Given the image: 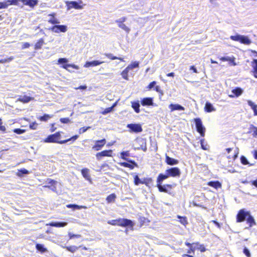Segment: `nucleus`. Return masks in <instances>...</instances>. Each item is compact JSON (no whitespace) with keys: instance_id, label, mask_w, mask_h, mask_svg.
Returning <instances> with one entry per match:
<instances>
[{"instance_id":"nucleus-44","label":"nucleus","mask_w":257,"mask_h":257,"mask_svg":"<svg viewBox=\"0 0 257 257\" xmlns=\"http://www.w3.org/2000/svg\"><path fill=\"white\" fill-rule=\"evenodd\" d=\"M19 2H22V0H6L5 2L8 4V6L11 5H17Z\"/></svg>"},{"instance_id":"nucleus-7","label":"nucleus","mask_w":257,"mask_h":257,"mask_svg":"<svg viewBox=\"0 0 257 257\" xmlns=\"http://www.w3.org/2000/svg\"><path fill=\"white\" fill-rule=\"evenodd\" d=\"M166 171L169 177H179L181 175L180 169L178 167H172L167 169Z\"/></svg>"},{"instance_id":"nucleus-32","label":"nucleus","mask_w":257,"mask_h":257,"mask_svg":"<svg viewBox=\"0 0 257 257\" xmlns=\"http://www.w3.org/2000/svg\"><path fill=\"white\" fill-rule=\"evenodd\" d=\"M44 44V41L43 39L41 38L38 40V41L35 45V49L37 50L41 49L42 46Z\"/></svg>"},{"instance_id":"nucleus-27","label":"nucleus","mask_w":257,"mask_h":257,"mask_svg":"<svg viewBox=\"0 0 257 257\" xmlns=\"http://www.w3.org/2000/svg\"><path fill=\"white\" fill-rule=\"evenodd\" d=\"M132 107L136 113H139L140 112V104L139 101L132 102Z\"/></svg>"},{"instance_id":"nucleus-26","label":"nucleus","mask_w":257,"mask_h":257,"mask_svg":"<svg viewBox=\"0 0 257 257\" xmlns=\"http://www.w3.org/2000/svg\"><path fill=\"white\" fill-rule=\"evenodd\" d=\"M204 109L207 112H211L212 111H215V109L213 107V105L209 102H207L205 103Z\"/></svg>"},{"instance_id":"nucleus-4","label":"nucleus","mask_w":257,"mask_h":257,"mask_svg":"<svg viewBox=\"0 0 257 257\" xmlns=\"http://www.w3.org/2000/svg\"><path fill=\"white\" fill-rule=\"evenodd\" d=\"M196 131L199 133L201 137L205 136V128L202 124L201 119L200 118H196L194 119Z\"/></svg>"},{"instance_id":"nucleus-12","label":"nucleus","mask_w":257,"mask_h":257,"mask_svg":"<svg viewBox=\"0 0 257 257\" xmlns=\"http://www.w3.org/2000/svg\"><path fill=\"white\" fill-rule=\"evenodd\" d=\"M46 182L48 184H50V185H47L44 186V187L48 188L51 189L54 192L57 193V187L56 186V184L57 183V181L51 179H47Z\"/></svg>"},{"instance_id":"nucleus-31","label":"nucleus","mask_w":257,"mask_h":257,"mask_svg":"<svg viewBox=\"0 0 257 257\" xmlns=\"http://www.w3.org/2000/svg\"><path fill=\"white\" fill-rule=\"evenodd\" d=\"M36 249L42 253L47 251V249L44 247V245L42 244L37 243L36 245Z\"/></svg>"},{"instance_id":"nucleus-36","label":"nucleus","mask_w":257,"mask_h":257,"mask_svg":"<svg viewBox=\"0 0 257 257\" xmlns=\"http://www.w3.org/2000/svg\"><path fill=\"white\" fill-rule=\"evenodd\" d=\"M252 133V135L254 137L257 136V127L254 126L253 124H251L249 127V132Z\"/></svg>"},{"instance_id":"nucleus-13","label":"nucleus","mask_w":257,"mask_h":257,"mask_svg":"<svg viewBox=\"0 0 257 257\" xmlns=\"http://www.w3.org/2000/svg\"><path fill=\"white\" fill-rule=\"evenodd\" d=\"M119 165L121 166L129 168L131 169H133L135 167L138 166L137 164L133 160H128L126 162H120Z\"/></svg>"},{"instance_id":"nucleus-20","label":"nucleus","mask_w":257,"mask_h":257,"mask_svg":"<svg viewBox=\"0 0 257 257\" xmlns=\"http://www.w3.org/2000/svg\"><path fill=\"white\" fill-rule=\"evenodd\" d=\"M21 2H22L24 5L28 6L33 8L38 5V0H22Z\"/></svg>"},{"instance_id":"nucleus-46","label":"nucleus","mask_w":257,"mask_h":257,"mask_svg":"<svg viewBox=\"0 0 257 257\" xmlns=\"http://www.w3.org/2000/svg\"><path fill=\"white\" fill-rule=\"evenodd\" d=\"M134 183L136 185H139L140 184H142L143 181L141 180L138 175H136L134 177Z\"/></svg>"},{"instance_id":"nucleus-16","label":"nucleus","mask_w":257,"mask_h":257,"mask_svg":"<svg viewBox=\"0 0 257 257\" xmlns=\"http://www.w3.org/2000/svg\"><path fill=\"white\" fill-rule=\"evenodd\" d=\"M141 103L143 106H154L153 98H144L141 100Z\"/></svg>"},{"instance_id":"nucleus-30","label":"nucleus","mask_w":257,"mask_h":257,"mask_svg":"<svg viewBox=\"0 0 257 257\" xmlns=\"http://www.w3.org/2000/svg\"><path fill=\"white\" fill-rule=\"evenodd\" d=\"M247 103L253 111L254 115H257V105L255 104L252 101L247 100Z\"/></svg>"},{"instance_id":"nucleus-33","label":"nucleus","mask_w":257,"mask_h":257,"mask_svg":"<svg viewBox=\"0 0 257 257\" xmlns=\"http://www.w3.org/2000/svg\"><path fill=\"white\" fill-rule=\"evenodd\" d=\"M252 67L253 68V72L254 73V76L257 78V59H253L252 62Z\"/></svg>"},{"instance_id":"nucleus-25","label":"nucleus","mask_w":257,"mask_h":257,"mask_svg":"<svg viewBox=\"0 0 257 257\" xmlns=\"http://www.w3.org/2000/svg\"><path fill=\"white\" fill-rule=\"evenodd\" d=\"M30 174V172L25 168L18 170L16 175L19 177H23L24 175Z\"/></svg>"},{"instance_id":"nucleus-23","label":"nucleus","mask_w":257,"mask_h":257,"mask_svg":"<svg viewBox=\"0 0 257 257\" xmlns=\"http://www.w3.org/2000/svg\"><path fill=\"white\" fill-rule=\"evenodd\" d=\"M67 222H51L49 225L52 227H62L66 226Z\"/></svg>"},{"instance_id":"nucleus-55","label":"nucleus","mask_w":257,"mask_h":257,"mask_svg":"<svg viewBox=\"0 0 257 257\" xmlns=\"http://www.w3.org/2000/svg\"><path fill=\"white\" fill-rule=\"evenodd\" d=\"M118 219L109 220L107 221V223L112 225H118Z\"/></svg>"},{"instance_id":"nucleus-59","label":"nucleus","mask_w":257,"mask_h":257,"mask_svg":"<svg viewBox=\"0 0 257 257\" xmlns=\"http://www.w3.org/2000/svg\"><path fill=\"white\" fill-rule=\"evenodd\" d=\"M68 235H69V239H72L74 237H76V238H79L81 237V235H79V234H73L71 232H69L68 233Z\"/></svg>"},{"instance_id":"nucleus-29","label":"nucleus","mask_w":257,"mask_h":257,"mask_svg":"<svg viewBox=\"0 0 257 257\" xmlns=\"http://www.w3.org/2000/svg\"><path fill=\"white\" fill-rule=\"evenodd\" d=\"M239 42L245 45H249L251 44V41L247 36L241 35Z\"/></svg>"},{"instance_id":"nucleus-53","label":"nucleus","mask_w":257,"mask_h":257,"mask_svg":"<svg viewBox=\"0 0 257 257\" xmlns=\"http://www.w3.org/2000/svg\"><path fill=\"white\" fill-rule=\"evenodd\" d=\"M241 35H236L235 36H231L230 39L232 40L235 41H238L239 42V40L241 38Z\"/></svg>"},{"instance_id":"nucleus-42","label":"nucleus","mask_w":257,"mask_h":257,"mask_svg":"<svg viewBox=\"0 0 257 257\" xmlns=\"http://www.w3.org/2000/svg\"><path fill=\"white\" fill-rule=\"evenodd\" d=\"M116 198V195L115 194H111L108 195L106 198V201L108 203H110L113 202L115 200Z\"/></svg>"},{"instance_id":"nucleus-15","label":"nucleus","mask_w":257,"mask_h":257,"mask_svg":"<svg viewBox=\"0 0 257 257\" xmlns=\"http://www.w3.org/2000/svg\"><path fill=\"white\" fill-rule=\"evenodd\" d=\"M105 143L106 140L104 139L97 141L95 142V144L93 146L92 149L95 151H99L105 145Z\"/></svg>"},{"instance_id":"nucleus-5","label":"nucleus","mask_w":257,"mask_h":257,"mask_svg":"<svg viewBox=\"0 0 257 257\" xmlns=\"http://www.w3.org/2000/svg\"><path fill=\"white\" fill-rule=\"evenodd\" d=\"M68 60L67 59L65 58H61L58 60V63L60 64H62V67L68 71L71 72V71L69 69L70 67L75 68L76 69H78V67L74 64H67Z\"/></svg>"},{"instance_id":"nucleus-51","label":"nucleus","mask_w":257,"mask_h":257,"mask_svg":"<svg viewBox=\"0 0 257 257\" xmlns=\"http://www.w3.org/2000/svg\"><path fill=\"white\" fill-rule=\"evenodd\" d=\"M152 183V179L151 178H146L143 180V184H145L147 186H149L150 184Z\"/></svg>"},{"instance_id":"nucleus-57","label":"nucleus","mask_w":257,"mask_h":257,"mask_svg":"<svg viewBox=\"0 0 257 257\" xmlns=\"http://www.w3.org/2000/svg\"><path fill=\"white\" fill-rule=\"evenodd\" d=\"M14 132L17 134H22L25 132V130L21 129V128H15L14 130Z\"/></svg>"},{"instance_id":"nucleus-2","label":"nucleus","mask_w":257,"mask_h":257,"mask_svg":"<svg viewBox=\"0 0 257 257\" xmlns=\"http://www.w3.org/2000/svg\"><path fill=\"white\" fill-rule=\"evenodd\" d=\"M60 137L61 135L60 132L56 133L54 134L48 136L47 138L45 139L44 142L47 143H56L60 144H63L68 142L70 141H75L78 138V135H75L67 140L59 141L58 140L60 138Z\"/></svg>"},{"instance_id":"nucleus-28","label":"nucleus","mask_w":257,"mask_h":257,"mask_svg":"<svg viewBox=\"0 0 257 257\" xmlns=\"http://www.w3.org/2000/svg\"><path fill=\"white\" fill-rule=\"evenodd\" d=\"M157 187L158 188L159 191L168 193V190L167 189V188L168 187L171 188V185H162V184H160V185L157 184Z\"/></svg>"},{"instance_id":"nucleus-61","label":"nucleus","mask_w":257,"mask_h":257,"mask_svg":"<svg viewBox=\"0 0 257 257\" xmlns=\"http://www.w3.org/2000/svg\"><path fill=\"white\" fill-rule=\"evenodd\" d=\"M8 7V4L5 2H0V9H6Z\"/></svg>"},{"instance_id":"nucleus-52","label":"nucleus","mask_w":257,"mask_h":257,"mask_svg":"<svg viewBox=\"0 0 257 257\" xmlns=\"http://www.w3.org/2000/svg\"><path fill=\"white\" fill-rule=\"evenodd\" d=\"M240 162L243 165H244L249 164V162H248L247 159H246V158L245 157H244L243 156H242L240 157Z\"/></svg>"},{"instance_id":"nucleus-38","label":"nucleus","mask_w":257,"mask_h":257,"mask_svg":"<svg viewBox=\"0 0 257 257\" xmlns=\"http://www.w3.org/2000/svg\"><path fill=\"white\" fill-rule=\"evenodd\" d=\"M139 67V62L138 61H135L132 63L131 64L127 66V69L130 70L134 68H138Z\"/></svg>"},{"instance_id":"nucleus-41","label":"nucleus","mask_w":257,"mask_h":257,"mask_svg":"<svg viewBox=\"0 0 257 257\" xmlns=\"http://www.w3.org/2000/svg\"><path fill=\"white\" fill-rule=\"evenodd\" d=\"M53 115H51L48 114H45L44 115L40 116L39 119L42 121H46L49 118L52 117Z\"/></svg>"},{"instance_id":"nucleus-1","label":"nucleus","mask_w":257,"mask_h":257,"mask_svg":"<svg viewBox=\"0 0 257 257\" xmlns=\"http://www.w3.org/2000/svg\"><path fill=\"white\" fill-rule=\"evenodd\" d=\"M246 220L247 223L249 224V227H252L255 224V220L250 212L245 210L244 209H240L236 215V222H242Z\"/></svg>"},{"instance_id":"nucleus-3","label":"nucleus","mask_w":257,"mask_h":257,"mask_svg":"<svg viewBox=\"0 0 257 257\" xmlns=\"http://www.w3.org/2000/svg\"><path fill=\"white\" fill-rule=\"evenodd\" d=\"M65 4L67 11H69L72 8L77 10L83 9V6L81 5L82 4V1L81 0H79L78 1H66Z\"/></svg>"},{"instance_id":"nucleus-62","label":"nucleus","mask_w":257,"mask_h":257,"mask_svg":"<svg viewBox=\"0 0 257 257\" xmlns=\"http://www.w3.org/2000/svg\"><path fill=\"white\" fill-rule=\"evenodd\" d=\"M38 126V123L36 122H32L30 124V128L32 130H36Z\"/></svg>"},{"instance_id":"nucleus-49","label":"nucleus","mask_w":257,"mask_h":257,"mask_svg":"<svg viewBox=\"0 0 257 257\" xmlns=\"http://www.w3.org/2000/svg\"><path fill=\"white\" fill-rule=\"evenodd\" d=\"M48 22L52 24H58L60 23L59 20L55 17L51 18L48 20Z\"/></svg>"},{"instance_id":"nucleus-14","label":"nucleus","mask_w":257,"mask_h":257,"mask_svg":"<svg viewBox=\"0 0 257 257\" xmlns=\"http://www.w3.org/2000/svg\"><path fill=\"white\" fill-rule=\"evenodd\" d=\"M112 150H105L101 152L98 153L96 155L97 160H100L102 157H110L111 156Z\"/></svg>"},{"instance_id":"nucleus-45","label":"nucleus","mask_w":257,"mask_h":257,"mask_svg":"<svg viewBox=\"0 0 257 257\" xmlns=\"http://www.w3.org/2000/svg\"><path fill=\"white\" fill-rule=\"evenodd\" d=\"M14 57L13 56H11L7 59H0V63H9L14 60Z\"/></svg>"},{"instance_id":"nucleus-54","label":"nucleus","mask_w":257,"mask_h":257,"mask_svg":"<svg viewBox=\"0 0 257 257\" xmlns=\"http://www.w3.org/2000/svg\"><path fill=\"white\" fill-rule=\"evenodd\" d=\"M77 248H78L77 247H76L75 246H70L66 247L67 250H68V251H69L71 252H74L75 251H76Z\"/></svg>"},{"instance_id":"nucleus-47","label":"nucleus","mask_w":257,"mask_h":257,"mask_svg":"<svg viewBox=\"0 0 257 257\" xmlns=\"http://www.w3.org/2000/svg\"><path fill=\"white\" fill-rule=\"evenodd\" d=\"M178 218L180 219V222L181 224L183 225H186L187 224V220L186 219V218L185 217H182L181 216L178 215Z\"/></svg>"},{"instance_id":"nucleus-58","label":"nucleus","mask_w":257,"mask_h":257,"mask_svg":"<svg viewBox=\"0 0 257 257\" xmlns=\"http://www.w3.org/2000/svg\"><path fill=\"white\" fill-rule=\"evenodd\" d=\"M90 128V126L82 127L79 129V134H81L84 133Z\"/></svg>"},{"instance_id":"nucleus-37","label":"nucleus","mask_w":257,"mask_h":257,"mask_svg":"<svg viewBox=\"0 0 257 257\" xmlns=\"http://www.w3.org/2000/svg\"><path fill=\"white\" fill-rule=\"evenodd\" d=\"M32 99V98L28 96H23L19 98V100L24 103H27Z\"/></svg>"},{"instance_id":"nucleus-19","label":"nucleus","mask_w":257,"mask_h":257,"mask_svg":"<svg viewBox=\"0 0 257 257\" xmlns=\"http://www.w3.org/2000/svg\"><path fill=\"white\" fill-rule=\"evenodd\" d=\"M103 61H100L98 60H94L92 61H87L84 65V67L88 68L90 67H93L99 65L103 63Z\"/></svg>"},{"instance_id":"nucleus-8","label":"nucleus","mask_w":257,"mask_h":257,"mask_svg":"<svg viewBox=\"0 0 257 257\" xmlns=\"http://www.w3.org/2000/svg\"><path fill=\"white\" fill-rule=\"evenodd\" d=\"M49 30L56 33H65L67 31L68 28L67 26L64 25H55L50 28Z\"/></svg>"},{"instance_id":"nucleus-24","label":"nucleus","mask_w":257,"mask_h":257,"mask_svg":"<svg viewBox=\"0 0 257 257\" xmlns=\"http://www.w3.org/2000/svg\"><path fill=\"white\" fill-rule=\"evenodd\" d=\"M89 170L87 168H84L81 170V174L83 177L87 180L90 181L91 178L89 174Z\"/></svg>"},{"instance_id":"nucleus-56","label":"nucleus","mask_w":257,"mask_h":257,"mask_svg":"<svg viewBox=\"0 0 257 257\" xmlns=\"http://www.w3.org/2000/svg\"><path fill=\"white\" fill-rule=\"evenodd\" d=\"M126 18L125 17H121L115 21V22L117 24L123 23L126 20Z\"/></svg>"},{"instance_id":"nucleus-18","label":"nucleus","mask_w":257,"mask_h":257,"mask_svg":"<svg viewBox=\"0 0 257 257\" xmlns=\"http://www.w3.org/2000/svg\"><path fill=\"white\" fill-rule=\"evenodd\" d=\"M169 108L171 110V112L175 110L182 111L185 110V108L179 104H171L169 105Z\"/></svg>"},{"instance_id":"nucleus-43","label":"nucleus","mask_w":257,"mask_h":257,"mask_svg":"<svg viewBox=\"0 0 257 257\" xmlns=\"http://www.w3.org/2000/svg\"><path fill=\"white\" fill-rule=\"evenodd\" d=\"M201 147L203 150H207L209 149V146L207 143H205L204 140L202 139L200 140Z\"/></svg>"},{"instance_id":"nucleus-22","label":"nucleus","mask_w":257,"mask_h":257,"mask_svg":"<svg viewBox=\"0 0 257 257\" xmlns=\"http://www.w3.org/2000/svg\"><path fill=\"white\" fill-rule=\"evenodd\" d=\"M169 177L166 171H165V174H160L157 178V182L158 185H160L162 184L163 180L168 178Z\"/></svg>"},{"instance_id":"nucleus-17","label":"nucleus","mask_w":257,"mask_h":257,"mask_svg":"<svg viewBox=\"0 0 257 257\" xmlns=\"http://www.w3.org/2000/svg\"><path fill=\"white\" fill-rule=\"evenodd\" d=\"M165 162L167 164L170 166L176 165L179 163V161L178 160L170 157L167 155H166L165 157Z\"/></svg>"},{"instance_id":"nucleus-63","label":"nucleus","mask_w":257,"mask_h":257,"mask_svg":"<svg viewBox=\"0 0 257 257\" xmlns=\"http://www.w3.org/2000/svg\"><path fill=\"white\" fill-rule=\"evenodd\" d=\"M60 120L63 123H67L70 121L69 118H61Z\"/></svg>"},{"instance_id":"nucleus-48","label":"nucleus","mask_w":257,"mask_h":257,"mask_svg":"<svg viewBox=\"0 0 257 257\" xmlns=\"http://www.w3.org/2000/svg\"><path fill=\"white\" fill-rule=\"evenodd\" d=\"M67 207H68L69 208H72L74 210H76V209H79L81 208L82 207L76 204H68L67 205Z\"/></svg>"},{"instance_id":"nucleus-9","label":"nucleus","mask_w":257,"mask_h":257,"mask_svg":"<svg viewBox=\"0 0 257 257\" xmlns=\"http://www.w3.org/2000/svg\"><path fill=\"white\" fill-rule=\"evenodd\" d=\"M196 249L200 250L201 252H204L206 250V248L203 245L200 244L199 242H194L193 243V246L187 250V252L188 253H194Z\"/></svg>"},{"instance_id":"nucleus-11","label":"nucleus","mask_w":257,"mask_h":257,"mask_svg":"<svg viewBox=\"0 0 257 257\" xmlns=\"http://www.w3.org/2000/svg\"><path fill=\"white\" fill-rule=\"evenodd\" d=\"M134 225V224L131 220L126 218H118V226L133 228Z\"/></svg>"},{"instance_id":"nucleus-34","label":"nucleus","mask_w":257,"mask_h":257,"mask_svg":"<svg viewBox=\"0 0 257 257\" xmlns=\"http://www.w3.org/2000/svg\"><path fill=\"white\" fill-rule=\"evenodd\" d=\"M208 185L216 189L220 188L221 186V183L218 181H210L208 183Z\"/></svg>"},{"instance_id":"nucleus-10","label":"nucleus","mask_w":257,"mask_h":257,"mask_svg":"<svg viewBox=\"0 0 257 257\" xmlns=\"http://www.w3.org/2000/svg\"><path fill=\"white\" fill-rule=\"evenodd\" d=\"M134 225V224L131 220L126 218H118V226L133 228Z\"/></svg>"},{"instance_id":"nucleus-60","label":"nucleus","mask_w":257,"mask_h":257,"mask_svg":"<svg viewBox=\"0 0 257 257\" xmlns=\"http://www.w3.org/2000/svg\"><path fill=\"white\" fill-rule=\"evenodd\" d=\"M155 90L158 93H159L161 95H163V91L161 89V88L159 86L157 85L155 86Z\"/></svg>"},{"instance_id":"nucleus-50","label":"nucleus","mask_w":257,"mask_h":257,"mask_svg":"<svg viewBox=\"0 0 257 257\" xmlns=\"http://www.w3.org/2000/svg\"><path fill=\"white\" fill-rule=\"evenodd\" d=\"M243 253L246 257H251L250 251L246 247L243 248Z\"/></svg>"},{"instance_id":"nucleus-21","label":"nucleus","mask_w":257,"mask_h":257,"mask_svg":"<svg viewBox=\"0 0 257 257\" xmlns=\"http://www.w3.org/2000/svg\"><path fill=\"white\" fill-rule=\"evenodd\" d=\"M231 92L233 93V95H229L230 97H233L234 96L238 97L242 94L243 93V90L240 87H236L232 89Z\"/></svg>"},{"instance_id":"nucleus-39","label":"nucleus","mask_w":257,"mask_h":257,"mask_svg":"<svg viewBox=\"0 0 257 257\" xmlns=\"http://www.w3.org/2000/svg\"><path fill=\"white\" fill-rule=\"evenodd\" d=\"M130 156V153L128 151H123L120 153V157L122 159L128 161L129 160L127 157Z\"/></svg>"},{"instance_id":"nucleus-64","label":"nucleus","mask_w":257,"mask_h":257,"mask_svg":"<svg viewBox=\"0 0 257 257\" xmlns=\"http://www.w3.org/2000/svg\"><path fill=\"white\" fill-rule=\"evenodd\" d=\"M156 84V82L154 81L151 82L149 85L148 86V88L149 89H151L152 88H154L155 86V85Z\"/></svg>"},{"instance_id":"nucleus-40","label":"nucleus","mask_w":257,"mask_h":257,"mask_svg":"<svg viewBox=\"0 0 257 257\" xmlns=\"http://www.w3.org/2000/svg\"><path fill=\"white\" fill-rule=\"evenodd\" d=\"M129 71H130V70L128 69H127V67L125 68L124 70H123L122 71L121 75L123 79L127 80L128 79V73Z\"/></svg>"},{"instance_id":"nucleus-35","label":"nucleus","mask_w":257,"mask_h":257,"mask_svg":"<svg viewBox=\"0 0 257 257\" xmlns=\"http://www.w3.org/2000/svg\"><path fill=\"white\" fill-rule=\"evenodd\" d=\"M118 25V27L121 29L122 30H124L127 34H128L130 31L131 29L129 28L127 26H126L124 23H120V24H117Z\"/></svg>"},{"instance_id":"nucleus-6","label":"nucleus","mask_w":257,"mask_h":257,"mask_svg":"<svg viewBox=\"0 0 257 257\" xmlns=\"http://www.w3.org/2000/svg\"><path fill=\"white\" fill-rule=\"evenodd\" d=\"M127 128L130 133H139L143 131L141 125L139 123H130L127 124Z\"/></svg>"}]
</instances>
